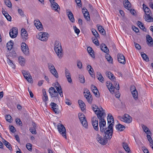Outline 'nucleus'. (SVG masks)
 Wrapping results in <instances>:
<instances>
[{
    "mask_svg": "<svg viewBox=\"0 0 153 153\" xmlns=\"http://www.w3.org/2000/svg\"><path fill=\"white\" fill-rule=\"evenodd\" d=\"M91 89L94 95L96 97H99L100 96L99 93L97 88L93 85H92Z\"/></svg>",
    "mask_w": 153,
    "mask_h": 153,
    "instance_id": "nucleus-21",
    "label": "nucleus"
},
{
    "mask_svg": "<svg viewBox=\"0 0 153 153\" xmlns=\"http://www.w3.org/2000/svg\"><path fill=\"white\" fill-rule=\"evenodd\" d=\"M51 4V7L52 10H55L57 12H59L60 10V7L59 5L55 1Z\"/></svg>",
    "mask_w": 153,
    "mask_h": 153,
    "instance_id": "nucleus-16",
    "label": "nucleus"
},
{
    "mask_svg": "<svg viewBox=\"0 0 153 153\" xmlns=\"http://www.w3.org/2000/svg\"><path fill=\"white\" fill-rule=\"evenodd\" d=\"M108 124H109L108 126V130L107 131V132H109V134H111V133L113 134V126L114 124V118L111 114H109L107 117Z\"/></svg>",
    "mask_w": 153,
    "mask_h": 153,
    "instance_id": "nucleus-3",
    "label": "nucleus"
},
{
    "mask_svg": "<svg viewBox=\"0 0 153 153\" xmlns=\"http://www.w3.org/2000/svg\"><path fill=\"white\" fill-rule=\"evenodd\" d=\"M6 119L7 121L9 123H11L12 121L11 116L10 115H7L6 117Z\"/></svg>",
    "mask_w": 153,
    "mask_h": 153,
    "instance_id": "nucleus-53",
    "label": "nucleus"
},
{
    "mask_svg": "<svg viewBox=\"0 0 153 153\" xmlns=\"http://www.w3.org/2000/svg\"><path fill=\"white\" fill-rule=\"evenodd\" d=\"M92 123L94 129L98 131L99 129L98 126V122L97 118L96 117H94L91 119Z\"/></svg>",
    "mask_w": 153,
    "mask_h": 153,
    "instance_id": "nucleus-11",
    "label": "nucleus"
},
{
    "mask_svg": "<svg viewBox=\"0 0 153 153\" xmlns=\"http://www.w3.org/2000/svg\"><path fill=\"white\" fill-rule=\"evenodd\" d=\"M106 59L110 63H112L113 62V59L111 56L109 54H107L105 56Z\"/></svg>",
    "mask_w": 153,
    "mask_h": 153,
    "instance_id": "nucleus-46",
    "label": "nucleus"
},
{
    "mask_svg": "<svg viewBox=\"0 0 153 153\" xmlns=\"http://www.w3.org/2000/svg\"><path fill=\"white\" fill-rule=\"evenodd\" d=\"M98 79L101 82H103L104 81V79L102 77V75H101L100 76H97Z\"/></svg>",
    "mask_w": 153,
    "mask_h": 153,
    "instance_id": "nucleus-60",
    "label": "nucleus"
},
{
    "mask_svg": "<svg viewBox=\"0 0 153 153\" xmlns=\"http://www.w3.org/2000/svg\"><path fill=\"white\" fill-rule=\"evenodd\" d=\"M125 7L128 10H130L131 7V4L127 0V1H126L124 4Z\"/></svg>",
    "mask_w": 153,
    "mask_h": 153,
    "instance_id": "nucleus-42",
    "label": "nucleus"
},
{
    "mask_svg": "<svg viewBox=\"0 0 153 153\" xmlns=\"http://www.w3.org/2000/svg\"><path fill=\"white\" fill-rule=\"evenodd\" d=\"M54 49L59 58H61L62 56V49L61 44L59 41L56 40L55 41Z\"/></svg>",
    "mask_w": 153,
    "mask_h": 153,
    "instance_id": "nucleus-2",
    "label": "nucleus"
},
{
    "mask_svg": "<svg viewBox=\"0 0 153 153\" xmlns=\"http://www.w3.org/2000/svg\"><path fill=\"white\" fill-rule=\"evenodd\" d=\"M10 131L13 133L14 132L16 131L15 128L12 126H10Z\"/></svg>",
    "mask_w": 153,
    "mask_h": 153,
    "instance_id": "nucleus-64",
    "label": "nucleus"
},
{
    "mask_svg": "<svg viewBox=\"0 0 153 153\" xmlns=\"http://www.w3.org/2000/svg\"><path fill=\"white\" fill-rule=\"evenodd\" d=\"M8 64L10 65L13 68H15V65L13 63V62L10 59H8L7 60Z\"/></svg>",
    "mask_w": 153,
    "mask_h": 153,
    "instance_id": "nucleus-44",
    "label": "nucleus"
},
{
    "mask_svg": "<svg viewBox=\"0 0 153 153\" xmlns=\"http://www.w3.org/2000/svg\"><path fill=\"white\" fill-rule=\"evenodd\" d=\"M18 11L19 13L21 16H24V13L23 11L22 10L20 9H19L18 10Z\"/></svg>",
    "mask_w": 153,
    "mask_h": 153,
    "instance_id": "nucleus-62",
    "label": "nucleus"
},
{
    "mask_svg": "<svg viewBox=\"0 0 153 153\" xmlns=\"http://www.w3.org/2000/svg\"><path fill=\"white\" fill-rule=\"evenodd\" d=\"M73 28L74 30V31L78 35L80 33V30L77 28L76 26H73Z\"/></svg>",
    "mask_w": 153,
    "mask_h": 153,
    "instance_id": "nucleus-57",
    "label": "nucleus"
},
{
    "mask_svg": "<svg viewBox=\"0 0 153 153\" xmlns=\"http://www.w3.org/2000/svg\"><path fill=\"white\" fill-rule=\"evenodd\" d=\"M55 70H51L50 71L51 73L56 78H57L58 77V73L55 68Z\"/></svg>",
    "mask_w": 153,
    "mask_h": 153,
    "instance_id": "nucleus-41",
    "label": "nucleus"
},
{
    "mask_svg": "<svg viewBox=\"0 0 153 153\" xmlns=\"http://www.w3.org/2000/svg\"><path fill=\"white\" fill-rule=\"evenodd\" d=\"M152 14L151 12L145 15V19L148 22H153V18L151 16Z\"/></svg>",
    "mask_w": 153,
    "mask_h": 153,
    "instance_id": "nucleus-24",
    "label": "nucleus"
},
{
    "mask_svg": "<svg viewBox=\"0 0 153 153\" xmlns=\"http://www.w3.org/2000/svg\"><path fill=\"white\" fill-rule=\"evenodd\" d=\"M132 28L136 33L138 32L139 31L138 28L134 26H132Z\"/></svg>",
    "mask_w": 153,
    "mask_h": 153,
    "instance_id": "nucleus-63",
    "label": "nucleus"
},
{
    "mask_svg": "<svg viewBox=\"0 0 153 153\" xmlns=\"http://www.w3.org/2000/svg\"><path fill=\"white\" fill-rule=\"evenodd\" d=\"M143 8L144 10V12H145V15L150 13V12H151L149 8L146 7V6L144 4H143Z\"/></svg>",
    "mask_w": 153,
    "mask_h": 153,
    "instance_id": "nucleus-34",
    "label": "nucleus"
},
{
    "mask_svg": "<svg viewBox=\"0 0 153 153\" xmlns=\"http://www.w3.org/2000/svg\"><path fill=\"white\" fill-rule=\"evenodd\" d=\"M79 79L80 82L82 83H84L85 82V78L82 75H79Z\"/></svg>",
    "mask_w": 153,
    "mask_h": 153,
    "instance_id": "nucleus-47",
    "label": "nucleus"
},
{
    "mask_svg": "<svg viewBox=\"0 0 153 153\" xmlns=\"http://www.w3.org/2000/svg\"><path fill=\"white\" fill-rule=\"evenodd\" d=\"M26 147L27 149L30 151H32V145L30 143H27L26 145Z\"/></svg>",
    "mask_w": 153,
    "mask_h": 153,
    "instance_id": "nucleus-50",
    "label": "nucleus"
},
{
    "mask_svg": "<svg viewBox=\"0 0 153 153\" xmlns=\"http://www.w3.org/2000/svg\"><path fill=\"white\" fill-rule=\"evenodd\" d=\"M22 72L24 77L29 82L31 83V82H32V77L29 72L24 70L22 71Z\"/></svg>",
    "mask_w": 153,
    "mask_h": 153,
    "instance_id": "nucleus-12",
    "label": "nucleus"
},
{
    "mask_svg": "<svg viewBox=\"0 0 153 153\" xmlns=\"http://www.w3.org/2000/svg\"><path fill=\"white\" fill-rule=\"evenodd\" d=\"M78 6L81 7L82 6L81 0H75Z\"/></svg>",
    "mask_w": 153,
    "mask_h": 153,
    "instance_id": "nucleus-61",
    "label": "nucleus"
},
{
    "mask_svg": "<svg viewBox=\"0 0 153 153\" xmlns=\"http://www.w3.org/2000/svg\"><path fill=\"white\" fill-rule=\"evenodd\" d=\"M57 127L58 131L60 134H61L63 137L66 138V129L65 127L63 125L60 124L58 125Z\"/></svg>",
    "mask_w": 153,
    "mask_h": 153,
    "instance_id": "nucleus-8",
    "label": "nucleus"
},
{
    "mask_svg": "<svg viewBox=\"0 0 153 153\" xmlns=\"http://www.w3.org/2000/svg\"><path fill=\"white\" fill-rule=\"evenodd\" d=\"M66 12L70 20L72 22H74L75 19L72 12L68 9L66 10Z\"/></svg>",
    "mask_w": 153,
    "mask_h": 153,
    "instance_id": "nucleus-18",
    "label": "nucleus"
},
{
    "mask_svg": "<svg viewBox=\"0 0 153 153\" xmlns=\"http://www.w3.org/2000/svg\"><path fill=\"white\" fill-rule=\"evenodd\" d=\"M116 128L117 129L120 131H123L125 128V126L120 124H118L116 125Z\"/></svg>",
    "mask_w": 153,
    "mask_h": 153,
    "instance_id": "nucleus-32",
    "label": "nucleus"
},
{
    "mask_svg": "<svg viewBox=\"0 0 153 153\" xmlns=\"http://www.w3.org/2000/svg\"><path fill=\"white\" fill-rule=\"evenodd\" d=\"M78 103L82 110H84L85 106V104L84 102L82 100H78Z\"/></svg>",
    "mask_w": 153,
    "mask_h": 153,
    "instance_id": "nucleus-35",
    "label": "nucleus"
},
{
    "mask_svg": "<svg viewBox=\"0 0 153 153\" xmlns=\"http://www.w3.org/2000/svg\"><path fill=\"white\" fill-rule=\"evenodd\" d=\"M146 37L148 45L150 46L153 45V40L152 38L149 35H147Z\"/></svg>",
    "mask_w": 153,
    "mask_h": 153,
    "instance_id": "nucleus-25",
    "label": "nucleus"
},
{
    "mask_svg": "<svg viewBox=\"0 0 153 153\" xmlns=\"http://www.w3.org/2000/svg\"><path fill=\"white\" fill-rule=\"evenodd\" d=\"M65 103L68 105H71L72 103L71 102L70 100H69L68 98H65Z\"/></svg>",
    "mask_w": 153,
    "mask_h": 153,
    "instance_id": "nucleus-56",
    "label": "nucleus"
},
{
    "mask_svg": "<svg viewBox=\"0 0 153 153\" xmlns=\"http://www.w3.org/2000/svg\"><path fill=\"white\" fill-rule=\"evenodd\" d=\"M4 2L5 4L8 7H12V4L9 0H4Z\"/></svg>",
    "mask_w": 153,
    "mask_h": 153,
    "instance_id": "nucleus-48",
    "label": "nucleus"
},
{
    "mask_svg": "<svg viewBox=\"0 0 153 153\" xmlns=\"http://www.w3.org/2000/svg\"><path fill=\"white\" fill-rule=\"evenodd\" d=\"M89 73L93 77H94V69L92 68L91 69H89V70H88Z\"/></svg>",
    "mask_w": 153,
    "mask_h": 153,
    "instance_id": "nucleus-52",
    "label": "nucleus"
},
{
    "mask_svg": "<svg viewBox=\"0 0 153 153\" xmlns=\"http://www.w3.org/2000/svg\"><path fill=\"white\" fill-rule=\"evenodd\" d=\"M141 55L143 59L146 61H149V58L147 55L144 53L142 52L141 53Z\"/></svg>",
    "mask_w": 153,
    "mask_h": 153,
    "instance_id": "nucleus-43",
    "label": "nucleus"
},
{
    "mask_svg": "<svg viewBox=\"0 0 153 153\" xmlns=\"http://www.w3.org/2000/svg\"><path fill=\"white\" fill-rule=\"evenodd\" d=\"M84 97L87 99L89 103H91L92 102V98L91 95L85 94Z\"/></svg>",
    "mask_w": 153,
    "mask_h": 153,
    "instance_id": "nucleus-37",
    "label": "nucleus"
},
{
    "mask_svg": "<svg viewBox=\"0 0 153 153\" xmlns=\"http://www.w3.org/2000/svg\"><path fill=\"white\" fill-rule=\"evenodd\" d=\"M21 35L23 40H26L28 38V34L27 31L24 29L21 30Z\"/></svg>",
    "mask_w": 153,
    "mask_h": 153,
    "instance_id": "nucleus-20",
    "label": "nucleus"
},
{
    "mask_svg": "<svg viewBox=\"0 0 153 153\" xmlns=\"http://www.w3.org/2000/svg\"><path fill=\"white\" fill-rule=\"evenodd\" d=\"M121 120L127 123H130L132 121V118L128 114H125L121 118Z\"/></svg>",
    "mask_w": 153,
    "mask_h": 153,
    "instance_id": "nucleus-10",
    "label": "nucleus"
},
{
    "mask_svg": "<svg viewBox=\"0 0 153 153\" xmlns=\"http://www.w3.org/2000/svg\"><path fill=\"white\" fill-rule=\"evenodd\" d=\"M137 24L140 28L142 29L144 31H146V30L145 27L143 26V24L141 22L139 21L137 22Z\"/></svg>",
    "mask_w": 153,
    "mask_h": 153,
    "instance_id": "nucleus-39",
    "label": "nucleus"
},
{
    "mask_svg": "<svg viewBox=\"0 0 153 153\" xmlns=\"http://www.w3.org/2000/svg\"><path fill=\"white\" fill-rule=\"evenodd\" d=\"M18 60L21 66H24L25 63V59L22 56H19Z\"/></svg>",
    "mask_w": 153,
    "mask_h": 153,
    "instance_id": "nucleus-28",
    "label": "nucleus"
},
{
    "mask_svg": "<svg viewBox=\"0 0 153 153\" xmlns=\"http://www.w3.org/2000/svg\"><path fill=\"white\" fill-rule=\"evenodd\" d=\"M117 59L118 62L120 63L123 64L126 63L125 58L123 54L118 53L117 55Z\"/></svg>",
    "mask_w": 153,
    "mask_h": 153,
    "instance_id": "nucleus-17",
    "label": "nucleus"
},
{
    "mask_svg": "<svg viewBox=\"0 0 153 153\" xmlns=\"http://www.w3.org/2000/svg\"><path fill=\"white\" fill-rule=\"evenodd\" d=\"M65 74L68 82L70 83H71L72 80L71 78V74L69 70L67 69H65Z\"/></svg>",
    "mask_w": 153,
    "mask_h": 153,
    "instance_id": "nucleus-22",
    "label": "nucleus"
},
{
    "mask_svg": "<svg viewBox=\"0 0 153 153\" xmlns=\"http://www.w3.org/2000/svg\"><path fill=\"white\" fill-rule=\"evenodd\" d=\"M78 117L83 126L86 128L88 126V123L85 115L83 114L79 113Z\"/></svg>",
    "mask_w": 153,
    "mask_h": 153,
    "instance_id": "nucleus-5",
    "label": "nucleus"
},
{
    "mask_svg": "<svg viewBox=\"0 0 153 153\" xmlns=\"http://www.w3.org/2000/svg\"><path fill=\"white\" fill-rule=\"evenodd\" d=\"M48 91L51 98L57 97V98L59 99V97L58 96V92L56 90L54 87H51L50 88Z\"/></svg>",
    "mask_w": 153,
    "mask_h": 153,
    "instance_id": "nucleus-7",
    "label": "nucleus"
},
{
    "mask_svg": "<svg viewBox=\"0 0 153 153\" xmlns=\"http://www.w3.org/2000/svg\"><path fill=\"white\" fill-rule=\"evenodd\" d=\"M97 26L98 27V30L100 33L103 35H105V31L102 27L99 25H97Z\"/></svg>",
    "mask_w": 153,
    "mask_h": 153,
    "instance_id": "nucleus-30",
    "label": "nucleus"
},
{
    "mask_svg": "<svg viewBox=\"0 0 153 153\" xmlns=\"http://www.w3.org/2000/svg\"><path fill=\"white\" fill-rule=\"evenodd\" d=\"M143 128L144 131L146 133L148 134L149 133H151V132L149 130V128L146 126H142Z\"/></svg>",
    "mask_w": 153,
    "mask_h": 153,
    "instance_id": "nucleus-49",
    "label": "nucleus"
},
{
    "mask_svg": "<svg viewBox=\"0 0 153 153\" xmlns=\"http://www.w3.org/2000/svg\"><path fill=\"white\" fill-rule=\"evenodd\" d=\"M21 49L23 53L26 55L29 54V48L27 45L25 43L22 42L21 45Z\"/></svg>",
    "mask_w": 153,
    "mask_h": 153,
    "instance_id": "nucleus-9",
    "label": "nucleus"
},
{
    "mask_svg": "<svg viewBox=\"0 0 153 153\" xmlns=\"http://www.w3.org/2000/svg\"><path fill=\"white\" fill-rule=\"evenodd\" d=\"M92 108L95 113L97 115V117H98V115L101 116L102 114H105L104 112V110H103L102 108L100 109L98 108V106L96 105H93L92 106Z\"/></svg>",
    "mask_w": 153,
    "mask_h": 153,
    "instance_id": "nucleus-4",
    "label": "nucleus"
},
{
    "mask_svg": "<svg viewBox=\"0 0 153 153\" xmlns=\"http://www.w3.org/2000/svg\"><path fill=\"white\" fill-rule=\"evenodd\" d=\"M32 125L33 127L30 128V131L32 134H36V124L35 123L33 122Z\"/></svg>",
    "mask_w": 153,
    "mask_h": 153,
    "instance_id": "nucleus-26",
    "label": "nucleus"
},
{
    "mask_svg": "<svg viewBox=\"0 0 153 153\" xmlns=\"http://www.w3.org/2000/svg\"><path fill=\"white\" fill-rule=\"evenodd\" d=\"M87 50L88 53L90 54L91 56L93 57H94L95 55L94 53V52L92 48L90 47H88Z\"/></svg>",
    "mask_w": 153,
    "mask_h": 153,
    "instance_id": "nucleus-36",
    "label": "nucleus"
},
{
    "mask_svg": "<svg viewBox=\"0 0 153 153\" xmlns=\"http://www.w3.org/2000/svg\"><path fill=\"white\" fill-rule=\"evenodd\" d=\"M100 47L102 51L105 53H108L109 52V49H108L105 44L103 43L102 44L100 45Z\"/></svg>",
    "mask_w": 153,
    "mask_h": 153,
    "instance_id": "nucleus-27",
    "label": "nucleus"
},
{
    "mask_svg": "<svg viewBox=\"0 0 153 153\" xmlns=\"http://www.w3.org/2000/svg\"><path fill=\"white\" fill-rule=\"evenodd\" d=\"M113 82H114L113 86L114 88V89H116L117 90H119L120 88V86L118 83L116 81V80Z\"/></svg>",
    "mask_w": 153,
    "mask_h": 153,
    "instance_id": "nucleus-45",
    "label": "nucleus"
},
{
    "mask_svg": "<svg viewBox=\"0 0 153 153\" xmlns=\"http://www.w3.org/2000/svg\"><path fill=\"white\" fill-rule=\"evenodd\" d=\"M37 38L39 40L44 41H46L48 38V34L45 32H40L39 33Z\"/></svg>",
    "mask_w": 153,
    "mask_h": 153,
    "instance_id": "nucleus-6",
    "label": "nucleus"
},
{
    "mask_svg": "<svg viewBox=\"0 0 153 153\" xmlns=\"http://www.w3.org/2000/svg\"><path fill=\"white\" fill-rule=\"evenodd\" d=\"M42 93L43 97H42V99L44 102H46L48 100V97L46 94V92L45 90H42Z\"/></svg>",
    "mask_w": 153,
    "mask_h": 153,
    "instance_id": "nucleus-31",
    "label": "nucleus"
},
{
    "mask_svg": "<svg viewBox=\"0 0 153 153\" xmlns=\"http://www.w3.org/2000/svg\"><path fill=\"white\" fill-rule=\"evenodd\" d=\"M105 114H102L101 116L98 115L97 118L99 120V124L100 131L104 132L105 137L106 139H110L111 138L112 134L111 133V134H109V132H107V130H108V127L105 128L106 122L105 120Z\"/></svg>",
    "mask_w": 153,
    "mask_h": 153,
    "instance_id": "nucleus-1",
    "label": "nucleus"
},
{
    "mask_svg": "<svg viewBox=\"0 0 153 153\" xmlns=\"http://www.w3.org/2000/svg\"><path fill=\"white\" fill-rule=\"evenodd\" d=\"M13 41H10L8 42L7 44V49L9 50H11L13 46Z\"/></svg>",
    "mask_w": 153,
    "mask_h": 153,
    "instance_id": "nucleus-33",
    "label": "nucleus"
},
{
    "mask_svg": "<svg viewBox=\"0 0 153 153\" xmlns=\"http://www.w3.org/2000/svg\"><path fill=\"white\" fill-rule=\"evenodd\" d=\"M34 25L37 29L39 30H42L43 28L42 24L39 20H35Z\"/></svg>",
    "mask_w": 153,
    "mask_h": 153,
    "instance_id": "nucleus-19",
    "label": "nucleus"
},
{
    "mask_svg": "<svg viewBox=\"0 0 153 153\" xmlns=\"http://www.w3.org/2000/svg\"><path fill=\"white\" fill-rule=\"evenodd\" d=\"M122 146L124 149L128 153H131L130 149L126 143L125 142L123 143H122Z\"/></svg>",
    "mask_w": 153,
    "mask_h": 153,
    "instance_id": "nucleus-29",
    "label": "nucleus"
},
{
    "mask_svg": "<svg viewBox=\"0 0 153 153\" xmlns=\"http://www.w3.org/2000/svg\"><path fill=\"white\" fill-rule=\"evenodd\" d=\"M106 85L109 91L111 93H113L114 90V86H112L113 84L109 81H107L106 82Z\"/></svg>",
    "mask_w": 153,
    "mask_h": 153,
    "instance_id": "nucleus-23",
    "label": "nucleus"
},
{
    "mask_svg": "<svg viewBox=\"0 0 153 153\" xmlns=\"http://www.w3.org/2000/svg\"><path fill=\"white\" fill-rule=\"evenodd\" d=\"M82 12L85 19L88 21L90 20V15L87 10L85 8H83L82 9Z\"/></svg>",
    "mask_w": 153,
    "mask_h": 153,
    "instance_id": "nucleus-14",
    "label": "nucleus"
},
{
    "mask_svg": "<svg viewBox=\"0 0 153 153\" xmlns=\"http://www.w3.org/2000/svg\"><path fill=\"white\" fill-rule=\"evenodd\" d=\"M92 32L95 37H98L99 34H98L97 32L95 29H92Z\"/></svg>",
    "mask_w": 153,
    "mask_h": 153,
    "instance_id": "nucleus-58",
    "label": "nucleus"
},
{
    "mask_svg": "<svg viewBox=\"0 0 153 153\" xmlns=\"http://www.w3.org/2000/svg\"><path fill=\"white\" fill-rule=\"evenodd\" d=\"M131 94L134 99L137 100L138 98V93L137 91L131 92Z\"/></svg>",
    "mask_w": 153,
    "mask_h": 153,
    "instance_id": "nucleus-40",
    "label": "nucleus"
},
{
    "mask_svg": "<svg viewBox=\"0 0 153 153\" xmlns=\"http://www.w3.org/2000/svg\"><path fill=\"white\" fill-rule=\"evenodd\" d=\"M10 37L13 38L16 37L18 34L17 28L16 27H13L11 29L9 32Z\"/></svg>",
    "mask_w": 153,
    "mask_h": 153,
    "instance_id": "nucleus-13",
    "label": "nucleus"
},
{
    "mask_svg": "<svg viewBox=\"0 0 153 153\" xmlns=\"http://www.w3.org/2000/svg\"><path fill=\"white\" fill-rule=\"evenodd\" d=\"M106 138L105 139H103L102 138H100V139H98V141L100 144L103 145H105L106 144L107 142V140H106Z\"/></svg>",
    "mask_w": 153,
    "mask_h": 153,
    "instance_id": "nucleus-38",
    "label": "nucleus"
},
{
    "mask_svg": "<svg viewBox=\"0 0 153 153\" xmlns=\"http://www.w3.org/2000/svg\"><path fill=\"white\" fill-rule=\"evenodd\" d=\"M50 105L53 111L56 114H58L60 112L58 108V105L54 102H51Z\"/></svg>",
    "mask_w": 153,
    "mask_h": 153,
    "instance_id": "nucleus-15",
    "label": "nucleus"
},
{
    "mask_svg": "<svg viewBox=\"0 0 153 153\" xmlns=\"http://www.w3.org/2000/svg\"><path fill=\"white\" fill-rule=\"evenodd\" d=\"M48 68L50 71L51 70H55V68L53 64L50 63H49L48 64Z\"/></svg>",
    "mask_w": 153,
    "mask_h": 153,
    "instance_id": "nucleus-51",
    "label": "nucleus"
},
{
    "mask_svg": "<svg viewBox=\"0 0 153 153\" xmlns=\"http://www.w3.org/2000/svg\"><path fill=\"white\" fill-rule=\"evenodd\" d=\"M4 145L6 146L10 150H12L11 145L8 142H7L6 143H5Z\"/></svg>",
    "mask_w": 153,
    "mask_h": 153,
    "instance_id": "nucleus-55",
    "label": "nucleus"
},
{
    "mask_svg": "<svg viewBox=\"0 0 153 153\" xmlns=\"http://www.w3.org/2000/svg\"><path fill=\"white\" fill-rule=\"evenodd\" d=\"M77 66L79 68H82V63L79 60H78L77 61Z\"/></svg>",
    "mask_w": 153,
    "mask_h": 153,
    "instance_id": "nucleus-59",
    "label": "nucleus"
},
{
    "mask_svg": "<svg viewBox=\"0 0 153 153\" xmlns=\"http://www.w3.org/2000/svg\"><path fill=\"white\" fill-rule=\"evenodd\" d=\"M16 122L17 125H19L20 126H22V123L20 119L18 118H16Z\"/></svg>",
    "mask_w": 153,
    "mask_h": 153,
    "instance_id": "nucleus-54",
    "label": "nucleus"
}]
</instances>
